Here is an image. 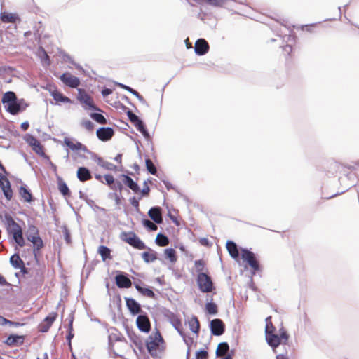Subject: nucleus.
Returning a JSON list of instances; mask_svg holds the SVG:
<instances>
[{"mask_svg":"<svg viewBox=\"0 0 359 359\" xmlns=\"http://www.w3.org/2000/svg\"><path fill=\"white\" fill-rule=\"evenodd\" d=\"M1 102L6 112L17 116L24 112L29 104L24 98H18L15 92L8 90L1 97Z\"/></svg>","mask_w":359,"mask_h":359,"instance_id":"obj_1","label":"nucleus"},{"mask_svg":"<svg viewBox=\"0 0 359 359\" xmlns=\"http://www.w3.org/2000/svg\"><path fill=\"white\" fill-rule=\"evenodd\" d=\"M241 259L245 270L248 269V267L250 268V276L252 277L263 269L259 255L252 252L251 249L241 248Z\"/></svg>","mask_w":359,"mask_h":359,"instance_id":"obj_2","label":"nucleus"},{"mask_svg":"<svg viewBox=\"0 0 359 359\" xmlns=\"http://www.w3.org/2000/svg\"><path fill=\"white\" fill-rule=\"evenodd\" d=\"M145 346L148 353L153 358H157L158 354L156 350L159 352H163L165 346L163 337L160 332L156 329V332L149 335L145 341Z\"/></svg>","mask_w":359,"mask_h":359,"instance_id":"obj_3","label":"nucleus"},{"mask_svg":"<svg viewBox=\"0 0 359 359\" xmlns=\"http://www.w3.org/2000/svg\"><path fill=\"white\" fill-rule=\"evenodd\" d=\"M121 239L137 250H144L147 248L144 242L134 231H123L120 235Z\"/></svg>","mask_w":359,"mask_h":359,"instance_id":"obj_4","label":"nucleus"},{"mask_svg":"<svg viewBox=\"0 0 359 359\" xmlns=\"http://www.w3.org/2000/svg\"><path fill=\"white\" fill-rule=\"evenodd\" d=\"M77 100L85 110L97 111L101 112V109L95 105L93 98L82 88H77Z\"/></svg>","mask_w":359,"mask_h":359,"instance_id":"obj_5","label":"nucleus"},{"mask_svg":"<svg viewBox=\"0 0 359 359\" xmlns=\"http://www.w3.org/2000/svg\"><path fill=\"white\" fill-rule=\"evenodd\" d=\"M23 140L32 148V149L43 159L48 155L45 153L44 147L40 143L37 138L31 133H26Z\"/></svg>","mask_w":359,"mask_h":359,"instance_id":"obj_6","label":"nucleus"},{"mask_svg":"<svg viewBox=\"0 0 359 359\" xmlns=\"http://www.w3.org/2000/svg\"><path fill=\"white\" fill-rule=\"evenodd\" d=\"M196 280L198 288L201 292H209L215 288L208 272L198 274Z\"/></svg>","mask_w":359,"mask_h":359,"instance_id":"obj_7","label":"nucleus"},{"mask_svg":"<svg viewBox=\"0 0 359 359\" xmlns=\"http://www.w3.org/2000/svg\"><path fill=\"white\" fill-rule=\"evenodd\" d=\"M113 273H115L114 283L118 288L123 289L131 287L132 282L130 279H134L133 276H130L127 273L119 270L114 271Z\"/></svg>","mask_w":359,"mask_h":359,"instance_id":"obj_8","label":"nucleus"},{"mask_svg":"<svg viewBox=\"0 0 359 359\" xmlns=\"http://www.w3.org/2000/svg\"><path fill=\"white\" fill-rule=\"evenodd\" d=\"M155 307L157 308V310L160 313L163 315V316L168 319L169 323L175 330L181 327L182 321L175 313L172 312L165 306L155 305Z\"/></svg>","mask_w":359,"mask_h":359,"instance_id":"obj_9","label":"nucleus"},{"mask_svg":"<svg viewBox=\"0 0 359 359\" xmlns=\"http://www.w3.org/2000/svg\"><path fill=\"white\" fill-rule=\"evenodd\" d=\"M136 326L140 332L148 334L151 329V323L147 313L142 311L136 318Z\"/></svg>","mask_w":359,"mask_h":359,"instance_id":"obj_10","label":"nucleus"},{"mask_svg":"<svg viewBox=\"0 0 359 359\" xmlns=\"http://www.w3.org/2000/svg\"><path fill=\"white\" fill-rule=\"evenodd\" d=\"M208 327L210 330V334L212 336H221L226 330V325L220 318H214L209 320Z\"/></svg>","mask_w":359,"mask_h":359,"instance_id":"obj_11","label":"nucleus"},{"mask_svg":"<svg viewBox=\"0 0 359 359\" xmlns=\"http://www.w3.org/2000/svg\"><path fill=\"white\" fill-rule=\"evenodd\" d=\"M276 331L265 330V339L267 344L271 346L273 351L276 353V348L280 344H283V340L275 333Z\"/></svg>","mask_w":359,"mask_h":359,"instance_id":"obj_12","label":"nucleus"},{"mask_svg":"<svg viewBox=\"0 0 359 359\" xmlns=\"http://www.w3.org/2000/svg\"><path fill=\"white\" fill-rule=\"evenodd\" d=\"M60 80L67 87L70 88H79L80 85V79L72 75L69 72H65L59 76Z\"/></svg>","mask_w":359,"mask_h":359,"instance_id":"obj_13","label":"nucleus"},{"mask_svg":"<svg viewBox=\"0 0 359 359\" xmlns=\"http://www.w3.org/2000/svg\"><path fill=\"white\" fill-rule=\"evenodd\" d=\"M57 189L61 194V195L65 198L67 203L69 206L74 210V208L72 204L68 201V198L71 197L72 192L69 189L67 183L64 181V180L60 175H57Z\"/></svg>","mask_w":359,"mask_h":359,"instance_id":"obj_14","label":"nucleus"},{"mask_svg":"<svg viewBox=\"0 0 359 359\" xmlns=\"http://www.w3.org/2000/svg\"><path fill=\"white\" fill-rule=\"evenodd\" d=\"M18 180L21 183V185L18 188V192L21 199L25 203L32 204L36 201V198L33 196L32 191L20 179Z\"/></svg>","mask_w":359,"mask_h":359,"instance_id":"obj_15","label":"nucleus"},{"mask_svg":"<svg viewBox=\"0 0 359 359\" xmlns=\"http://www.w3.org/2000/svg\"><path fill=\"white\" fill-rule=\"evenodd\" d=\"M226 248L230 257L236 262L240 263L241 259V247H239L236 242L232 240H227Z\"/></svg>","mask_w":359,"mask_h":359,"instance_id":"obj_16","label":"nucleus"},{"mask_svg":"<svg viewBox=\"0 0 359 359\" xmlns=\"http://www.w3.org/2000/svg\"><path fill=\"white\" fill-rule=\"evenodd\" d=\"M57 316V313L55 311L48 313V315L46 316L43 321L38 325L39 332L41 333L48 332L53 323L55 321Z\"/></svg>","mask_w":359,"mask_h":359,"instance_id":"obj_17","label":"nucleus"},{"mask_svg":"<svg viewBox=\"0 0 359 359\" xmlns=\"http://www.w3.org/2000/svg\"><path fill=\"white\" fill-rule=\"evenodd\" d=\"M123 326L125 327L127 336L132 341V343L138 348L140 352H144V345L140 337L135 332L133 328H130L126 323H123Z\"/></svg>","mask_w":359,"mask_h":359,"instance_id":"obj_18","label":"nucleus"},{"mask_svg":"<svg viewBox=\"0 0 359 359\" xmlns=\"http://www.w3.org/2000/svg\"><path fill=\"white\" fill-rule=\"evenodd\" d=\"M124 299L126 301V306L131 316H138L142 311H143L142 310V305L140 303L134 298L126 297H124Z\"/></svg>","mask_w":359,"mask_h":359,"instance_id":"obj_19","label":"nucleus"},{"mask_svg":"<svg viewBox=\"0 0 359 359\" xmlns=\"http://www.w3.org/2000/svg\"><path fill=\"white\" fill-rule=\"evenodd\" d=\"M25 338L26 335L11 333L4 341V344L9 347L20 346L24 344Z\"/></svg>","mask_w":359,"mask_h":359,"instance_id":"obj_20","label":"nucleus"},{"mask_svg":"<svg viewBox=\"0 0 359 359\" xmlns=\"http://www.w3.org/2000/svg\"><path fill=\"white\" fill-rule=\"evenodd\" d=\"M114 135V130L109 126L100 127L96 130V136L102 142L109 141Z\"/></svg>","mask_w":359,"mask_h":359,"instance_id":"obj_21","label":"nucleus"},{"mask_svg":"<svg viewBox=\"0 0 359 359\" xmlns=\"http://www.w3.org/2000/svg\"><path fill=\"white\" fill-rule=\"evenodd\" d=\"M26 239L31 242H39L43 240L39 235V229L34 224L28 223L27 231L25 233Z\"/></svg>","mask_w":359,"mask_h":359,"instance_id":"obj_22","label":"nucleus"},{"mask_svg":"<svg viewBox=\"0 0 359 359\" xmlns=\"http://www.w3.org/2000/svg\"><path fill=\"white\" fill-rule=\"evenodd\" d=\"M6 225V229L8 233V236L11 235L22 229L21 226L14 221L12 217L6 213L3 221Z\"/></svg>","mask_w":359,"mask_h":359,"instance_id":"obj_23","label":"nucleus"},{"mask_svg":"<svg viewBox=\"0 0 359 359\" xmlns=\"http://www.w3.org/2000/svg\"><path fill=\"white\" fill-rule=\"evenodd\" d=\"M62 145L65 147L67 153L69 154L70 150L73 152L80 151L83 144L74 138L65 137Z\"/></svg>","mask_w":359,"mask_h":359,"instance_id":"obj_24","label":"nucleus"},{"mask_svg":"<svg viewBox=\"0 0 359 359\" xmlns=\"http://www.w3.org/2000/svg\"><path fill=\"white\" fill-rule=\"evenodd\" d=\"M145 249L147 250L144 251L143 252L141 253V257L142 258L145 263L150 264L155 262L157 259L160 260L162 263L164 262L163 259L158 257V254L156 251L152 250L147 245Z\"/></svg>","mask_w":359,"mask_h":359,"instance_id":"obj_25","label":"nucleus"},{"mask_svg":"<svg viewBox=\"0 0 359 359\" xmlns=\"http://www.w3.org/2000/svg\"><path fill=\"white\" fill-rule=\"evenodd\" d=\"M209 44L205 39L200 38L196 41L194 52L196 55L203 56L205 55L209 51Z\"/></svg>","mask_w":359,"mask_h":359,"instance_id":"obj_26","label":"nucleus"},{"mask_svg":"<svg viewBox=\"0 0 359 359\" xmlns=\"http://www.w3.org/2000/svg\"><path fill=\"white\" fill-rule=\"evenodd\" d=\"M162 208L160 206L155 205L150 208L147 215L149 218L156 224H161L163 219L161 216Z\"/></svg>","mask_w":359,"mask_h":359,"instance_id":"obj_27","label":"nucleus"},{"mask_svg":"<svg viewBox=\"0 0 359 359\" xmlns=\"http://www.w3.org/2000/svg\"><path fill=\"white\" fill-rule=\"evenodd\" d=\"M54 101L50 100V104L52 105H60L64 104H73L74 100L65 95L62 92L57 90L52 96Z\"/></svg>","mask_w":359,"mask_h":359,"instance_id":"obj_28","label":"nucleus"},{"mask_svg":"<svg viewBox=\"0 0 359 359\" xmlns=\"http://www.w3.org/2000/svg\"><path fill=\"white\" fill-rule=\"evenodd\" d=\"M113 297L111 299V305L113 304L117 309V314L119 318L124 319L122 312V300L121 294L118 292L115 287L112 288Z\"/></svg>","mask_w":359,"mask_h":359,"instance_id":"obj_29","label":"nucleus"},{"mask_svg":"<svg viewBox=\"0 0 359 359\" xmlns=\"http://www.w3.org/2000/svg\"><path fill=\"white\" fill-rule=\"evenodd\" d=\"M8 236L11 240V243L15 245V248L17 247L22 248L26 245V241L23 237L22 229Z\"/></svg>","mask_w":359,"mask_h":359,"instance_id":"obj_30","label":"nucleus"},{"mask_svg":"<svg viewBox=\"0 0 359 359\" xmlns=\"http://www.w3.org/2000/svg\"><path fill=\"white\" fill-rule=\"evenodd\" d=\"M32 243V253L36 265H40V257L41 256V249L44 248L45 243L43 240L39 242H34Z\"/></svg>","mask_w":359,"mask_h":359,"instance_id":"obj_31","label":"nucleus"},{"mask_svg":"<svg viewBox=\"0 0 359 359\" xmlns=\"http://www.w3.org/2000/svg\"><path fill=\"white\" fill-rule=\"evenodd\" d=\"M127 117L128 119L130 121V123L135 127L138 132L146 126V124L144 122V121L140 116L134 114L133 111H128Z\"/></svg>","mask_w":359,"mask_h":359,"instance_id":"obj_32","label":"nucleus"},{"mask_svg":"<svg viewBox=\"0 0 359 359\" xmlns=\"http://www.w3.org/2000/svg\"><path fill=\"white\" fill-rule=\"evenodd\" d=\"M76 177L80 182H84L92 179L93 175L90 170L87 167L80 166L77 169Z\"/></svg>","mask_w":359,"mask_h":359,"instance_id":"obj_33","label":"nucleus"},{"mask_svg":"<svg viewBox=\"0 0 359 359\" xmlns=\"http://www.w3.org/2000/svg\"><path fill=\"white\" fill-rule=\"evenodd\" d=\"M96 163L99 166L104 168L105 170H110V171H114V172L122 171L123 169L122 165H121V167H118V166L113 164L112 163L104 161L100 156L99 157V158H97V161Z\"/></svg>","mask_w":359,"mask_h":359,"instance_id":"obj_34","label":"nucleus"},{"mask_svg":"<svg viewBox=\"0 0 359 359\" xmlns=\"http://www.w3.org/2000/svg\"><path fill=\"white\" fill-rule=\"evenodd\" d=\"M3 195L7 201H10L13 196V190L9 180H6L5 184L0 186Z\"/></svg>","mask_w":359,"mask_h":359,"instance_id":"obj_35","label":"nucleus"},{"mask_svg":"<svg viewBox=\"0 0 359 359\" xmlns=\"http://www.w3.org/2000/svg\"><path fill=\"white\" fill-rule=\"evenodd\" d=\"M97 253L100 255L102 260L106 262L107 260L112 259L111 250L106 245H100L97 248Z\"/></svg>","mask_w":359,"mask_h":359,"instance_id":"obj_36","label":"nucleus"},{"mask_svg":"<svg viewBox=\"0 0 359 359\" xmlns=\"http://www.w3.org/2000/svg\"><path fill=\"white\" fill-rule=\"evenodd\" d=\"M190 330L196 335L198 337L200 332V323L196 316L192 315L191 318L188 322Z\"/></svg>","mask_w":359,"mask_h":359,"instance_id":"obj_37","label":"nucleus"},{"mask_svg":"<svg viewBox=\"0 0 359 359\" xmlns=\"http://www.w3.org/2000/svg\"><path fill=\"white\" fill-rule=\"evenodd\" d=\"M9 262L14 269H18L22 267V266L25 265L18 252H15L10 257Z\"/></svg>","mask_w":359,"mask_h":359,"instance_id":"obj_38","label":"nucleus"},{"mask_svg":"<svg viewBox=\"0 0 359 359\" xmlns=\"http://www.w3.org/2000/svg\"><path fill=\"white\" fill-rule=\"evenodd\" d=\"M164 257L171 264H174L177 261V255L176 250L172 248H167L164 249Z\"/></svg>","mask_w":359,"mask_h":359,"instance_id":"obj_39","label":"nucleus"},{"mask_svg":"<svg viewBox=\"0 0 359 359\" xmlns=\"http://www.w3.org/2000/svg\"><path fill=\"white\" fill-rule=\"evenodd\" d=\"M205 312L207 315L216 316L218 313L217 304L211 299L207 302L205 305Z\"/></svg>","mask_w":359,"mask_h":359,"instance_id":"obj_40","label":"nucleus"},{"mask_svg":"<svg viewBox=\"0 0 359 359\" xmlns=\"http://www.w3.org/2000/svg\"><path fill=\"white\" fill-rule=\"evenodd\" d=\"M170 239L165 233H163L162 231L158 233L155 239V243L157 245L160 247H164L168 245Z\"/></svg>","mask_w":359,"mask_h":359,"instance_id":"obj_41","label":"nucleus"},{"mask_svg":"<svg viewBox=\"0 0 359 359\" xmlns=\"http://www.w3.org/2000/svg\"><path fill=\"white\" fill-rule=\"evenodd\" d=\"M144 162L147 172L158 177L156 168L147 155H145L144 156Z\"/></svg>","mask_w":359,"mask_h":359,"instance_id":"obj_42","label":"nucleus"},{"mask_svg":"<svg viewBox=\"0 0 359 359\" xmlns=\"http://www.w3.org/2000/svg\"><path fill=\"white\" fill-rule=\"evenodd\" d=\"M140 214L143 216L141 222L142 226L149 232L155 231L157 230V226L153 224L150 220L146 218L145 215L140 212Z\"/></svg>","mask_w":359,"mask_h":359,"instance_id":"obj_43","label":"nucleus"},{"mask_svg":"<svg viewBox=\"0 0 359 359\" xmlns=\"http://www.w3.org/2000/svg\"><path fill=\"white\" fill-rule=\"evenodd\" d=\"M18 18L17 14L13 13L1 12L0 20L4 22H13Z\"/></svg>","mask_w":359,"mask_h":359,"instance_id":"obj_44","label":"nucleus"},{"mask_svg":"<svg viewBox=\"0 0 359 359\" xmlns=\"http://www.w3.org/2000/svg\"><path fill=\"white\" fill-rule=\"evenodd\" d=\"M95 112H92L90 114V116L92 119L100 124H106L107 123V118L103 116L102 111L101 112L97 111H94Z\"/></svg>","mask_w":359,"mask_h":359,"instance_id":"obj_45","label":"nucleus"},{"mask_svg":"<svg viewBox=\"0 0 359 359\" xmlns=\"http://www.w3.org/2000/svg\"><path fill=\"white\" fill-rule=\"evenodd\" d=\"M139 132L142 135L145 140L147 142L148 146L150 147L151 150L153 151L154 150V147L152 142V137L147 128V126Z\"/></svg>","mask_w":359,"mask_h":359,"instance_id":"obj_46","label":"nucleus"},{"mask_svg":"<svg viewBox=\"0 0 359 359\" xmlns=\"http://www.w3.org/2000/svg\"><path fill=\"white\" fill-rule=\"evenodd\" d=\"M20 271L15 273V278H18V283H20V278L25 277L26 276H29L31 273V269L26 267L25 265L22 266L20 269Z\"/></svg>","mask_w":359,"mask_h":359,"instance_id":"obj_47","label":"nucleus"},{"mask_svg":"<svg viewBox=\"0 0 359 359\" xmlns=\"http://www.w3.org/2000/svg\"><path fill=\"white\" fill-rule=\"evenodd\" d=\"M126 174H121L118 175V177L121 179L122 182L127 187L130 186V184L133 182V180L131 178V175H133V172L129 170H126Z\"/></svg>","mask_w":359,"mask_h":359,"instance_id":"obj_48","label":"nucleus"},{"mask_svg":"<svg viewBox=\"0 0 359 359\" xmlns=\"http://www.w3.org/2000/svg\"><path fill=\"white\" fill-rule=\"evenodd\" d=\"M194 265L197 275L199 273H206V272H203L206 263L203 259H196Z\"/></svg>","mask_w":359,"mask_h":359,"instance_id":"obj_49","label":"nucleus"},{"mask_svg":"<svg viewBox=\"0 0 359 359\" xmlns=\"http://www.w3.org/2000/svg\"><path fill=\"white\" fill-rule=\"evenodd\" d=\"M15 71V68L10 65L0 66V76L11 75Z\"/></svg>","mask_w":359,"mask_h":359,"instance_id":"obj_50","label":"nucleus"},{"mask_svg":"<svg viewBox=\"0 0 359 359\" xmlns=\"http://www.w3.org/2000/svg\"><path fill=\"white\" fill-rule=\"evenodd\" d=\"M229 349V345L227 342H226V341L220 342L218 344L217 348L216 349V355H218L225 354Z\"/></svg>","mask_w":359,"mask_h":359,"instance_id":"obj_51","label":"nucleus"},{"mask_svg":"<svg viewBox=\"0 0 359 359\" xmlns=\"http://www.w3.org/2000/svg\"><path fill=\"white\" fill-rule=\"evenodd\" d=\"M163 205L165 206L168 210L167 216L170 218V219L174 223L175 226H180L181 224L180 221L178 220L177 217H175L170 212L169 205L168 204L166 203L165 200H164Z\"/></svg>","mask_w":359,"mask_h":359,"instance_id":"obj_52","label":"nucleus"},{"mask_svg":"<svg viewBox=\"0 0 359 359\" xmlns=\"http://www.w3.org/2000/svg\"><path fill=\"white\" fill-rule=\"evenodd\" d=\"M61 229L63 233L65 241L67 244L72 243V236L70 231L67 225L64 224L61 226Z\"/></svg>","mask_w":359,"mask_h":359,"instance_id":"obj_53","label":"nucleus"},{"mask_svg":"<svg viewBox=\"0 0 359 359\" xmlns=\"http://www.w3.org/2000/svg\"><path fill=\"white\" fill-rule=\"evenodd\" d=\"M144 290H142V296L147 297H149V298H152V299H157V296L154 293V290H153L151 287L148 286L147 285H146L144 287Z\"/></svg>","mask_w":359,"mask_h":359,"instance_id":"obj_54","label":"nucleus"},{"mask_svg":"<svg viewBox=\"0 0 359 359\" xmlns=\"http://www.w3.org/2000/svg\"><path fill=\"white\" fill-rule=\"evenodd\" d=\"M144 290H142V296L147 297H149V298H152V299H157V296L154 293V290H153L151 287L148 286L147 285H146L144 287Z\"/></svg>","mask_w":359,"mask_h":359,"instance_id":"obj_55","label":"nucleus"},{"mask_svg":"<svg viewBox=\"0 0 359 359\" xmlns=\"http://www.w3.org/2000/svg\"><path fill=\"white\" fill-rule=\"evenodd\" d=\"M110 105H111L113 107L116 108V109H119L124 113H126V116L128 114V111H132L130 109L127 107L126 105H124L122 102L120 101H115L113 103H109Z\"/></svg>","mask_w":359,"mask_h":359,"instance_id":"obj_56","label":"nucleus"},{"mask_svg":"<svg viewBox=\"0 0 359 359\" xmlns=\"http://www.w3.org/2000/svg\"><path fill=\"white\" fill-rule=\"evenodd\" d=\"M43 89L48 91L50 95L52 96L57 90V86L53 82H47L46 85L41 86Z\"/></svg>","mask_w":359,"mask_h":359,"instance_id":"obj_57","label":"nucleus"},{"mask_svg":"<svg viewBox=\"0 0 359 359\" xmlns=\"http://www.w3.org/2000/svg\"><path fill=\"white\" fill-rule=\"evenodd\" d=\"M104 182L103 184L107 185L110 189L116 182V179L110 173H107L103 175Z\"/></svg>","mask_w":359,"mask_h":359,"instance_id":"obj_58","label":"nucleus"},{"mask_svg":"<svg viewBox=\"0 0 359 359\" xmlns=\"http://www.w3.org/2000/svg\"><path fill=\"white\" fill-rule=\"evenodd\" d=\"M195 359H208V351L205 348H201L195 353Z\"/></svg>","mask_w":359,"mask_h":359,"instance_id":"obj_59","label":"nucleus"},{"mask_svg":"<svg viewBox=\"0 0 359 359\" xmlns=\"http://www.w3.org/2000/svg\"><path fill=\"white\" fill-rule=\"evenodd\" d=\"M85 153H87L90 156V158L92 160H93L95 162H97V158H99L100 156H98L96 153L89 150L87 147L84 144L81 146V150Z\"/></svg>","mask_w":359,"mask_h":359,"instance_id":"obj_60","label":"nucleus"},{"mask_svg":"<svg viewBox=\"0 0 359 359\" xmlns=\"http://www.w3.org/2000/svg\"><path fill=\"white\" fill-rule=\"evenodd\" d=\"M39 50L42 53V55L40 56L41 62L46 63L47 65H50L51 64V61L45 49L42 47H40Z\"/></svg>","mask_w":359,"mask_h":359,"instance_id":"obj_61","label":"nucleus"},{"mask_svg":"<svg viewBox=\"0 0 359 359\" xmlns=\"http://www.w3.org/2000/svg\"><path fill=\"white\" fill-rule=\"evenodd\" d=\"M278 335H279L282 340H283V344H286L287 343L290 335L283 327L279 330V334H278Z\"/></svg>","mask_w":359,"mask_h":359,"instance_id":"obj_62","label":"nucleus"},{"mask_svg":"<svg viewBox=\"0 0 359 359\" xmlns=\"http://www.w3.org/2000/svg\"><path fill=\"white\" fill-rule=\"evenodd\" d=\"M142 198L140 196V197L137 198L136 196H133L132 197H130L129 198V201H130V203L131 204L132 206H133L136 210L138 212H141L140 211V209H139V201L142 199Z\"/></svg>","mask_w":359,"mask_h":359,"instance_id":"obj_63","label":"nucleus"},{"mask_svg":"<svg viewBox=\"0 0 359 359\" xmlns=\"http://www.w3.org/2000/svg\"><path fill=\"white\" fill-rule=\"evenodd\" d=\"M81 125L88 131H93L95 128V124L89 119H83Z\"/></svg>","mask_w":359,"mask_h":359,"instance_id":"obj_64","label":"nucleus"}]
</instances>
